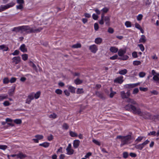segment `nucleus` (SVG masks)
Listing matches in <instances>:
<instances>
[{"mask_svg":"<svg viewBox=\"0 0 159 159\" xmlns=\"http://www.w3.org/2000/svg\"><path fill=\"white\" fill-rule=\"evenodd\" d=\"M125 109L129 111H132L133 113L138 114L140 116L143 115V114L140 108L139 107H137L135 106L132 104H128L126 105L124 107Z\"/></svg>","mask_w":159,"mask_h":159,"instance_id":"f257e3e1","label":"nucleus"},{"mask_svg":"<svg viewBox=\"0 0 159 159\" xmlns=\"http://www.w3.org/2000/svg\"><path fill=\"white\" fill-rule=\"evenodd\" d=\"M116 139H120L121 143L120 144V146L122 147L124 145L130 143L129 142L132 139V137L130 135L124 136L118 135L116 137Z\"/></svg>","mask_w":159,"mask_h":159,"instance_id":"f03ea898","label":"nucleus"},{"mask_svg":"<svg viewBox=\"0 0 159 159\" xmlns=\"http://www.w3.org/2000/svg\"><path fill=\"white\" fill-rule=\"evenodd\" d=\"M28 25H23L14 28L12 30V31L15 32L16 33L20 32L23 33L25 32L27 34Z\"/></svg>","mask_w":159,"mask_h":159,"instance_id":"7ed1b4c3","label":"nucleus"},{"mask_svg":"<svg viewBox=\"0 0 159 159\" xmlns=\"http://www.w3.org/2000/svg\"><path fill=\"white\" fill-rule=\"evenodd\" d=\"M110 16H104V14L102 13L101 15V20L99 21V23L101 25H103L104 22H105L106 25L107 26H109L110 24Z\"/></svg>","mask_w":159,"mask_h":159,"instance_id":"20e7f679","label":"nucleus"},{"mask_svg":"<svg viewBox=\"0 0 159 159\" xmlns=\"http://www.w3.org/2000/svg\"><path fill=\"white\" fill-rule=\"evenodd\" d=\"M15 4V3L12 2L5 5H1L0 7V12H2L6 9L13 7Z\"/></svg>","mask_w":159,"mask_h":159,"instance_id":"39448f33","label":"nucleus"},{"mask_svg":"<svg viewBox=\"0 0 159 159\" xmlns=\"http://www.w3.org/2000/svg\"><path fill=\"white\" fill-rule=\"evenodd\" d=\"M42 29L43 28L41 27H39V28L35 29H33L30 27L28 25L27 34L39 32L42 30Z\"/></svg>","mask_w":159,"mask_h":159,"instance_id":"423d86ee","label":"nucleus"},{"mask_svg":"<svg viewBox=\"0 0 159 159\" xmlns=\"http://www.w3.org/2000/svg\"><path fill=\"white\" fill-rule=\"evenodd\" d=\"M130 91L129 90H128L126 93H125L124 91H122L120 92L121 97L123 99L125 98L127 99L130 96Z\"/></svg>","mask_w":159,"mask_h":159,"instance_id":"0eeeda50","label":"nucleus"},{"mask_svg":"<svg viewBox=\"0 0 159 159\" xmlns=\"http://www.w3.org/2000/svg\"><path fill=\"white\" fill-rule=\"evenodd\" d=\"M126 102L128 103H131V104H132L133 105H135L137 107L139 106V104L137 102L135 101L134 99L128 98L126 100Z\"/></svg>","mask_w":159,"mask_h":159,"instance_id":"6e6552de","label":"nucleus"},{"mask_svg":"<svg viewBox=\"0 0 159 159\" xmlns=\"http://www.w3.org/2000/svg\"><path fill=\"white\" fill-rule=\"evenodd\" d=\"M67 152V154L69 155L72 154L74 152V150L71 149V145L70 143L68 144V145L66 148Z\"/></svg>","mask_w":159,"mask_h":159,"instance_id":"1a4fd4ad","label":"nucleus"},{"mask_svg":"<svg viewBox=\"0 0 159 159\" xmlns=\"http://www.w3.org/2000/svg\"><path fill=\"white\" fill-rule=\"evenodd\" d=\"M11 60L12 62L16 65L18 64L21 61L20 57L19 56L14 57Z\"/></svg>","mask_w":159,"mask_h":159,"instance_id":"9d476101","label":"nucleus"},{"mask_svg":"<svg viewBox=\"0 0 159 159\" xmlns=\"http://www.w3.org/2000/svg\"><path fill=\"white\" fill-rule=\"evenodd\" d=\"M89 49L93 53H95L98 50L97 47L95 44L90 46L89 47Z\"/></svg>","mask_w":159,"mask_h":159,"instance_id":"9b49d317","label":"nucleus"},{"mask_svg":"<svg viewBox=\"0 0 159 159\" xmlns=\"http://www.w3.org/2000/svg\"><path fill=\"white\" fill-rule=\"evenodd\" d=\"M123 77L122 76H120L116 78L114 80L115 83H117L120 84H121L123 81Z\"/></svg>","mask_w":159,"mask_h":159,"instance_id":"f8f14e48","label":"nucleus"},{"mask_svg":"<svg viewBox=\"0 0 159 159\" xmlns=\"http://www.w3.org/2000/svg\"><path fill=\"white\" fill-rule=\"evenodd\" d=\"M96 95L99 98H100L103 100L105 99V97L104 96L103 93H100L98 91H96L95 93Z\"/></svg>","mask_w":159,"mask_h":159,"instance_id":"ddd939ff","label":"nucleus"},{"mask_svg":"<svg viewBox=\"0 0 159 159\" xmlns=\"http://www.w3.org/2000/svg\"><path fill=\"white\" fill-rule=\"evenodd\" d=\"M146 37L144 35H142L139 40V43H144L146 42Z\"/></svg>","mask_w":159,"mask_h":159,"instance_id":"4468645a","label":"nucleus"},{"mask_svg":"<svg viewBox=\"0 0 159 159\" xmlns=\"http://www.w3.org/2000/svg\"><path fill=\"white\" fill-rule=\"evenodd\" d=\"M80 141L78 140H75L74 141L73 147L74 148H77L79 146Z\"/></svg>","mask_w":159,"mask_h":159,"instance_id":"2eb2a0df","label":"nucleus"},{"mask_svg":"<svg viewBox=\"0 0 159 159\" xmlns=\"http://www.w3.org/2000/svg\"><path fill=\"white\" fill-rule=\"evenodd\" d=\"M15 89V87L13 86L9 90V91L8 92V94L9 96H12L13 95Z\"/></svg>","mask_w":159,"mask_h":159,"instance_id":"dca6fc26","label":"nucleus"},{"mask_svg":"<svg viewBox=\"0 0 159 159\" xmlns=\"http://www.w3.org/2000/svg\"><path fill=\"white\" fill-rule=\"evenodd\" d=\"M126 50L120 49L118 52V54L119 56L122 57L126 53Z\"/></svg>","mask_w":159,"mask_h":159,"instance_id":"f3484780","label":"nucleus"},{"mask_svg":"<svg viewBox=\"0 0 159 159\" xmlns=\"http://www.w3.org/2000/svg\"><path fill=\"white\" fill-rule=\"evenodd\" d=\"M27 156L25 154H23L22 152L20 153L17 154V158H20V159H23L26 157Z\"/></svg>","mask_w":159,"mask_h":159,"instance_id":"a211bd4d","label":"nucleus"},{"mask_svg":"<svg viewBox=\"0 0 159 159\" xmlns=\"http://www.w3.org/2000/svg\"><path fill=\"white\" fill-rule=\"evenodd\" d=\"M20 49L23 52H27V48H26L25 44H22L20 47Z\"/></svg>","mask_w":159,"mask_h":159,"instance_id":"6ab92c4d","label":"nucleus"},{"mask_svg":"<svg viewBox=\"0 0 159 159\" xmlns=\"http://www.w3.org/2000/svg\"><path fill=\"white\" fill-rule=\"evenodd\" d=\"M118 48L115 47H111L110 48V51L112 53H116L118 51Z\"/></svg>","mask_w":159,"mask_h":159,"instance_id":"aec40b11","label":"nucleus"},{"mask_svg":"<svg viewBox=\"0 0 159 159\" xmlns=\"http://www.w3.org/2000/svg\"><path fill=\"white\" fill-rule=\"evenodd\" d=\"M8 48L5 45H0V50H2L3 51H6L8 50Z\"/></svg>","mask_w":159,"mask_h":159,"instance_id":"412c9836","label":"nucleus"},{"mask_svg":"<svg viewBox=\"0 0 159 159\" xmlns=\"http://www.w3.org/2000/svg\"><path fill=\"white\" fill-rule=\"evenodd\" d=\"M76 88L71 86H69L68 87V89L71 93H75V89Z\"/></svg>","mask_w":159,"mask_h":159,"instance_id":"4be33fe9","label":"nucleus"},{"mask_svg":"<svg viewBox=\"0 0 159 159\" xmlns=\"http://www.w3.org/2000/svg\"><path fill=\"white\" fill-rule=\"evenodd\" d=\"M139 84H130L126 85V87L128 88H133L137 86Z\"/></svg>","mask_w":159,"mask_h":159,"instance_id":"5701e85b","label":"nucleus"},{"mask_svg":"<svg viewBox=\"0 0 159 159\" xmlns=\"http://www.w3.org/2000/svg\"><path fill=\"white\" fill-rule=\"evenodd\" d=\"M7 98L8 95L7 94H4L0 95V101Z\"/></svg>","mask_w":159,"mask_h":159,"instance_id":"b1692460","label":"nucleus"},{"mask_svg":"<svg viewBox=\"0 0 159 159\" xmlns=\"http://www.w3.org/2000/svg\"><path fill=\"white\" fill-rule=\"evenodd\" d=\"M50 143H49L45 142L43 143L40 144L39 146H42L44 148H47L49 146Z\"/></svg>","mask_w":159,"mask_h":159,"instance_id":"393cba45","label":"nucleus"},{"mask_svg":"<svg viewBox=\"0 0 159 159\" xmlns=\"http://www.w3.org/2000/svg\"><path fill=\"white\" fill-rule=\"evenodd\" d=\"M102 41V39L100 38H97L95 39V42L97 44H100Z\"/></svg>","mask_w":159,"mask_h":159,"instance_id":"a878e982","label":"nucleus"},{"mask_svg":"<svg viewBox=\"0 0 159 159\" xmlns=\"http://www.w3.org/2000/svg\"><path fill=\"white\" fill-rule=\"evenodd\" d=\"M127 70L126 69L121 70L119 71V73L121 75H125L127 72Z\"/></svg>","mask_w":159,"mask_h":159,"instance_id":"bb28decb","label":"nucleus"},{"mask_svg":"<svg viewBox=\"0 0 159 159\" xmlns=\"http://www.w3.org/2000/svg\"><path fill=\"white\" fill-rule=\"evenodd\" d=\"M135 148L137 149H139L140 150H142L143 148H144L143 146L142 143L138 145H136L135 146Z\"/></svg>","mask_w":159,"mask_h":159,"instance_id":"cd10ccee","label":"nucleus"},{"mask_svg":"<svg viewBox=\"0 0 159 159\" xmlns=\"http://www.w3.org/2000/svg\"><path fill=\"white\" fill-rule=\"evenodd\" d=\"M83 82L82 80H80L79 79L77 78L74 80V83L76 84H81Z\"/></svg>","mask_w":159,"mask_h":159,"instance_id":"c85d7f7f","label":"nucleus"},{"mask_svg":"<svg viewBox=\"0 0 159 159\" xmlns=\"http://www.w3.org/2000/svg\"><path fill=\"white\" fill-rule=\"evenodd\" d=\"M40 94L41 92L39 91H38L36 93H34V97L35 99H38L39 97Z\"/></svg>","mask_w":159,"mask_h":159,"instance_id":"c756f323","label":"nucleus"},{"mask_svg":"<svg viewBox=\"0 0 159 159\" xmlns=\"http://www.w3.org/2000/svg\"><path fill=\"white\" fill-rule=\"evenodd\" d=\"M69 133L70 136L72 137H75L78 136L77 134L74 132L70 131Z\"/></svg>","mask_w":159,"mask_h":159,"instance_id":"7c9ffc66","label":"nucleus"},{"mask_svg":"<svg viewBox=\"0 0 159 159\" xmlns=\"http://www.w3.org/2000/svg\"><path fill=\"white\" fill-rule=\"evenodd\" d=\"M35 137L37 138L39 140L43 139V136L42 135L37 134L35 136Z\"/></svg>","mask_w":159,"mask_h":159,"instance_id":"2f4dec72","label":"nucleus"},{"mask_svg":"<svg viewBox=\"0 0 159 159\" xmlns=\"http://www.w3.org/2000/svg\"><path fill=\"white\" fill-rule=\"evenodd\" d=\"M81 44L80 43H77L76 44H74L72 46V48H78L81 47Z\"/></svg>","mask_w":159,"mask_h":159,"instance_id":"473e14b6","label":"nucleus"},{"mask_svg":"<svg viewBox=\"0 0 159 159\" xmlns=\"http://www.w3.org/2000/svg\"><path fill=\"white\" fill-rule=\"evenodd\" d=\"M22 57V59L24 61H26L28 59V56L27 54H24L22 55L21 56Z\"/></svg>","mask_w":159,"mask_h":159,"instance_id":"72a5a7b5","label":"nucleus"},{"mask_svg":"<svg viewBox=\"0 0 159 159\" xmlns=\"http://www.w3.org/2000/svg\"><path fill=\"white\" fill-rule=\"evenodd\" d=\"M28 98L29 99H30L31 100H32L34 99V93H31L28 96Z\"/></svg>","mask_w":159,"mask_h":159,"instance_id":"f704fd0d","label":"nucleus"},{"mask_svg":"<svg viewBox=\"0 0 159 159\" xmlns=\"http://www.w3.org/2000/svg\"><path fill=\"white\" fill-rule=\"evenodd\" d=\"M141 62L139 61H135L133 62V64L134 66H138L140 65Z\"/></svg>","mask_w":159,"mask_h":159,"instance_id":"c9c22d12","label":"nucleus"},{"mask_svg":"<svg viewBox=\"0 0 159 159\" xmlns=\"http://www.w3.org/2000/svg\"><path fill=\"white\" fill-rule=\"evenodd\" d=\"M125 25L127 27H130L131 26V23L129 21H126L125 23Z\"/></svg>","mask_w":159,"mask_h":159,"instance_id":"e433bc0d","label":"nucleus"},{"mask_svg":"<svg viewBox=\"0 0 159 159\" xmlns=\"http://www.w3.org/2000/svg\"><path fill=\"white\" fill-rule=\"evenodd\" d=\"M14 122L16 124H20L22 122L21 120L20 119H16V120H14Z\"/></svg>","mask_w":159,"mask_h":159,"instance_id":"4c0bfd02","label":"nucleus"},{"mask_svg":"<svg viewBox=\"0 0 159 159\" xmlns=\"http://www.w3.org/2000/svg\"><path fill=\"white\" fill-rule=\"evenodd\" d=\"M84 92L83 89L82 88L80 89L78 88L76 91V93L77 94H80L83 93Z\"/></svg>","mask_w":159,"mask_h":159,"instance_id":"58836bf2","label":"nucleus"},{"mask_svg":"<svg viewBox=\"0 0 159 159\" xmlns=\"http://www.w3.org/2000/svg\"><path fill=\"white\" fill-rule=\"evenodd\" d=\"M129 58V57L127 55L124 56L122 57L119 58L118 59L123 60H126Z\"/></svg>","mask_w":159,"mask_h":159,"instance_id":"ea45409f","label":"nucleus"},{"mask_svg":"<svg viewBox=\"0 0 159 159\" xmlns=\"http://www.w3.org/2000/svg\"><path fill=\"white\" fill-rule=\"evenodd\" d=\"M55 93L58 94H61L62 93V91L60 89H56Z\"/></svg>","mask_w":159,"mask_h":159,"instance_id":"a19ab883","label":"nucleus"},{"mask_svg":"<svg viewBox=\"0 0 159 159\" xmlns=\"http://www.w3.org/2000/svg\"><path fill=\"white\" fill-rule=\"evenodd\" d=\"M138 46L139 47V48L142 52H143L144 50V48L142 44H138Z\"/></svg>","mask_w":159,"mask_h":159,"instance_id":"79ce46f5","label":"nucleus"},{"mask_svg":"<svg viewBox=\"0 0 159 159\" xmlns=\"http://www.w3.org/2000/svg\"><path fill=\"white\" fill-rule=\"evenodd\" d=\"M150 142V141L148 140L147 139L142 144L144 147L145 146H146L147 144L149 143Z\"/></svg>","mask_w":159,"mask_h":159,"instance_id":"37998d69","label":"nucleus"},{"mask_svg":"<svg viewBox=\"0 0 159 159\" xmlns=\"http://www.w3.org/2000/svg\"><path fill=\"white\" fill-rule=\"evenodd\" d=\"M9 82L8 78H5L3 80V83L4 84H7Z\"/></svg>","mask_w":159,"mask_h":159,"instance_id":"c03bdc74","label":"nucleus"},{"mask_svg":"<svg viewBox=\"0 0 159 159\" xmlns=\"http://www.w3.org/2000/svg\"><path fill=\"white\" fill-rule=\"evenodd\" d=\"M57 117V115L54 113H53L52 114H51L49 116V118H52L53 119L56 118Z\"/></svg>","mask_w":159,"mask_h":159,"instance_id":"a18cd8bd","label":"nucleus"},{"mask_svg":"<svg viewBox=\"0 0 159 159\" xmlns=\"http://www.w3.org/2000/svg\"><path fill=\"white\" fill-rule=\"evenodd\" d=\"M62 126L63 128L66 130L67 129L69 128V126L68 124L66 123H64Z\"/></svg>","mask_w":159,"mask_h":159,"instance_id":"49530a36","label":"nucleus"},{"mask_svg":"<svg viewBox=\"0 0 159 159\" xmlns=\"http://www.w3.org/2000/svg\"><path fill=\"white\" fill-rule=\"evenodd\" d=\"M30 63L31 64H30V66H32L34 69H36V66L35 65L33 62L30 61Z\"/></svg>","mask_w":159,"mask_h":159,"instance_id":"de8ad7c7","label":"nucleus"},{"mask_svg":"<svg viewBox=\"0 0 159 159\" xmlns=\"http://www.w3.org/2000/svg\"><path fill=\"white\" fill-rule=\"evenodd\" d=\"M143 138V136L139 137L138 138L135 140V141L139 142L142 140Z\"/></svg>","mask_w":159,"mask_h":159,"instance_id":"09e8293b","label":"nucleus"},{"mask_svg":"<svg viewBox=\"0 0 159 159\" xmlns=\"http://www.w3.org/2000/svg\"><path fill=\"white\" fill-rule=\"evenodd\" d=\"M146 75V73L143 72H140L139 74V76L140 77H144Z\"/></svg>","mask_w":159,"mask_h":159,"instance_id":"8fccbe9b","label":"nucleus"},{"mask_svg":"<svg viewBox=\"0 0 159 159\" xmlns=\"http://www.w3.org/2000/svg\"><path fill=\"white\" fill-rule=\"evenodd\" d=\"M92 141L94 143L97 145L100 146L101 145L100 143L99 142L95 139H93Z\"/></svg>","mask_w":159,"mask_h":159,"instance_id":"3c124183","label":"nucleus"},{"mask_svg":"<svg viewBox=\"0 0 159 159\" xmlns=\"http://www.w3.org/2000/svg\"><path fill=\"white\" fill-rule=\"evenodd\" d=\"M139 92V89L138 88H136L134 89L133 93V94H137Z\"/></svg>","mask_w":159,"mask_h":159,"instance_id":"603ef678","label":"nucleus"},{"mask_svg":"<svg viewBox=\"0 0 159 159\" xmlns=\"http://www.w3.org/2000/svg\"><path fill=\"white\" fill-rule=\"evenodd\" d=\"M7 148V147L6 145H0V149L3 150H5Z\"/></svg>","mask_w":159,"mask_h":159,"instance_id":"864d4df0","label":"nucleus"},{"mask_svg":"<svg viewBox=\"0 0 159 159\" xmlns=\"http://www.w3.org/2000/svg\"><path fill=\"white\" fill-rule=\"evenodd\" d=\"M143 17V16L141 14H139L137 17V20L139 21L141 20L142 19Z\"/></svg>","mask_w":159,"mask_h":159,"instance_id":"5fc2aeb1","label":"nucleus"},{"mask_svg":"<svg viewBox=\"0 0 159 159\" xmlns=\"http://www.w3.org/2000/svg\"><path fill=\"white\" fill-rule=\"evenodd\" d=\"M19 51L18 50H15L14 52L12 53L11 54L13 56L17 55L19 54Z\"/></svg>","mask_w":159,"mask_h":159,"instance_id":"6e6d98bb","label":"nucleus"},{"mask_svg":"<svg viewBox=\"0 0 159 159\" xmlns=\"http://www.w3.org/2000/svg\"><path fill=\"white\" fill-rule=\"evenodd\" d=\"M17 3L20 5H23L24 3V0H17Z\"/></svg>","mask_w":159,"mask_h":159,"instance_id":"4d7b16f0","label":"nucleus"},{"mask_svg":"<svg viewBox=\"0 0 159 159\" xmlns=\"http://www.w3.org/2000/svg\"><path fill=\"white\" fill-rule=\"evenodd\" d=\"M153 79L155 81H159V78L157 75H154L153 77Z\"/></svg>","mask_w":159,"mask_h":159,"instance_id":"13d9d810","label":"nucleus"},{"mask_svg":"<svg viewBox=\"0 0 159 159\" xmlns=\"http://www.w3.org/2000/svg\"><path fill=\"white\" fill-rule=\"evenodd\" d=\"M94 30L96 31L98 30L99 28V26L98 24L97 23H95L94 24Z\"/></svg>","mask_w":159,"mask_h":159,"instance_id":"bf43d9fd","label":"nucleus"},{"mask_svg":"<svg viewBox=\"0 0 159 159\" xmlns=\"http://www.w3.org/2000/svg\"><path fill=\"white\" fill-rule=\"evenodd\" d=\"M3 105L5 106H7L10 105V104L8 101H5L3 103Z\"/></svg>","mask_w":159,"mask_h":159,"instance_id":"052dcab7","label":"nucleus"},{"mask_svg":"<svg viewBox=\"0 0 159 159\" xmlns=\"http://www.w3.org/2000/svg\"><path fill=\"white\" fill-rule=\"evenodd\" d=\"M116 92L114 91H112L111 92L110 94V97L111 98H112L116 94Z\"/></svg>","mask_w":159,"mask_h":159,"instance_id":"680f3d73","label":"nucleus"},{"mask_svg":"<svg viewBox=\"0 0 159 159\" xmlns=\"http://www.w3.org/2000/svg\"><path fill=\"white\" fill-rule=\"evenodd\" d=\"M64 92L65 93V95L67 96H69L70 95V92H69L68 90L67 89L65 90L64 91Z\"/></svg>","mask_w":159,"mask_h":159,"instance_id":"e2e57ef3","label":"nucleus"},{"mask_svg":"<svg viewBox=\"0 0 159 159\" xmlns=\"http://www.w3.org/2000/svg\"><path fill=\"white\" fill-rule=\"evenodd\" d=\"M135 28L138 29L139 30L141 28L140 25L137 23H135Z\"/></svg>","mask_w":159,"mask_h":159,"instance_id":"0e129e2a","label":"nucleus"},{"mask_svg":"<svg viewBox=\"0 0 159 159\" xmlns=\"http://www.w3.org/2000/svg\"><path fill=\"white\" fill-rule=\"evenodd\" d=\"M132 57L134 58H137L138 57L137 52H134L132 53Z\"/></svg>","mask_w":159,"mask_h":159,"instance_id":"69168bd1","label":"nucleus"},{"mask_svg":"<svg viewBox=\"0 0 159 159\" xmlns=\"http://www.w3.org/2000/svg\"><path fill=\"white\" fill-rule=\"evenodd\" d=\"M16 80V78L14 77H12L10 80H9V82H10L11 83H13L15 82Z\"/></svg>","mask_w":159,"mask_h":159,"instance_id":"338daca9","label":"nucleus"},{"mask_svg":"<svg viewBox=\"0 0 159 159\" xmlns=\"http://www.w3.org/2000/svg\"><path fill=\"white\" fill-rule=\"evenodd\" d=\"M53 136L52 134H50V136H48L47 139L48 141H50L52 140L53 139Z\"/></svg>","mask_w":159,"mask_h":159,"instance_id":"774afa93","label":"nucleus"}]
</instances>
